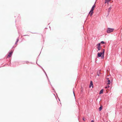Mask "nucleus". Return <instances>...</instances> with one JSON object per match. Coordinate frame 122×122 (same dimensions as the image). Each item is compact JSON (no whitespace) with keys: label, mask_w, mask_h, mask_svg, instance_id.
Here are the masks:
<instances>
[{"label":"nucleus","mask_w":122,"mask_h":122,"mask_svg":"<svg viewBox=\"0 0 122 122\" xmlns=\"http://www.w3.org/2000/svg\"><path fill=\"white\" fill-rule=\"evenodd\" d=\"M97 76H99V74H101V73L100 72V71H98L97 72Z\"/></svg>","instance_id":"obj_7"},{"label":"nucleus","mask_w":122,"mask_h":122,"mask_svg":"<svg viewBox=\"0 0 122 122\" xmlns=\"http://www.w3.org/2000/svg\"><path fill=\"white\" fill-rule=\"evenodd\" d=\"M107 0H105V3H106L107 2Z\"/></svg>","instance_id":"obj_16"},{"label":"nucleus","mask_w":122,"mask_h":122,"mask_svg":"<svg viewBox=\"0 0 122 122\" xmlns=\"http://www.w3.org/2000/svg\"><path fill=\"white\" fill-rule=\"evenodd\" d=\"M101 43L102 44H104L105 43V42L104 41H101Z\"/></svg>","instance_id":"obj_14"},{"label":"nucleus","mask_w":122,"mask_h":122,"mask_svg":"<svg viewBox=\"0 0 122 122\" xmlns=\"http://www.w3.org/2000/svg\"><path fill=\"white\" fill-rule=\"evenodd\" d=\"M110 0H107V3H108L109 1H110Z\"/></svg>","instance_id":"obj_19"},{"label":"nucleus","mask_w":122,"mask_h":122,"mask_svg":"<svg viewBox=\"0 0 122 122\" xmlns=\"http://www.w3.org/2000/svg\"><path fill=\"white\" fill-rule=\"evenodd\" d=\"M101 43H99L97 44V48L98 51H100L102 48V47L100 46Z\"/></svg>","instance_id":"obj_4"},{"label":"nucleus","mask_w":122,"mask_h":122,"mask_svg":"<svg viewBox=\"0 0 122 122\" xmlns=\"http://www.w3.org/2000/svg\"><path fill=\"white\" fill-rule=\"evenodd\" d=\"M105 49H103L102 50V52H98L97 53V56L98 57H101L102 59H103L104 58V53L105 52Z\"/></svg>","instance_id":"obj_1"},{"label":"nucleus","mask_w":122,"mask_h":122,"mask_svg":"<svg viewBox=\"0 0 122 122\" xmlns=\"http://www.w3.org/2000/svg\"><path fill=\"white\" fill-rule=\"evenodd\" d=\"M25 63H27L28 62V61H25Z\"/></svg>","instance_id":"obj_20"},{"label":"nucleus","mask_w":122,"mask_h":122,"mask_svg":"<svg viewBox=\"0 0 122 122\" xmlns=\"http://www.w3.org/2000/svg\"><path fill=\"white\" fill-rule=\"evenodd\" d=\"M91 122H94V121L93 120H92L91 121Z\"/></svg>","instance_id":"obj_21"},{"label":"nucleus","mask_w":122,"mask_h":122,"mask_svg":"<svg viewBox=\"0 0 122 122\" xmlns=\"http://www.w3.org/2000/svg\"><path fill=\"white\" fill-rule=\"evenodd\" d=\"M103 89H102L101 90V91H100L99 93V94H102L103 93Z\"/></svg>","instance_id":"obj_8"},{"label":"nucleus","mask_w":122,"mask_h":122,"mask_svg":"<svg viewBox=\"0 0 122 122\" xmlns=\"http://www.w3.org/2000/svg\"><path fill=\"white\" fill-rule=\"evenodd\" d=\"M114 30V29L113 28H108L107 29V33H110L112 32Z\"/></svg>","instance_id":"obj_3"},{"label":"nucleus","mask_w":122,"mask_h":122,"mask_svg":"<svg viewBox=\"0 0 122 122\" xmlns=\"http://www.w3.org/2000/svg\"><path fill=\"white\" fill-rule=\"evenodd\" d=\"M82 119H83V120L84 121H85V119H84V118H82Z\"/></svg>","instance_id":"obj_18"},{"label":"nucleus","mask_w":122,"mask_h":122,"mask_svg":"<svg viewBox=\"0 0 122 122\" xmlns=\"http://www.w3.org/2000/svg\"><path fill=\"white\" fill-rule=\"evenodd\" d=\"M93 84L92 81H91L90 83V86H89V87H90L91 86H92V87H93Z\"/></svg>","instance_id":"obj_6"},{"label":"nucleus","mask_w":122,"mask_h":122,"mask_svg":"<svg viewBox=\"0 0 122 122\" xmlns=\"http://www.w3.org/2000/svg\"><path fill=\"white\" fill-rule=\"evenodd\" d=\"M107 80H109V78H107Z\"/></svg>","instance_id":"obj_22"},{"label":"nucleus","mask_w":122,"mask_h":122,"mask_svg":"<svg viewBox=\"0 0 122 122\" xmlns=\"http://www.w3.org/2000/svg\"><path fill=\"white\" fill-rule=\"evenodd\" d=\"M108 83H107V84L109 85L111 83V81L109 80H108Z\"/></svg>","instance_id":"obj_10"},{"label":"nucleus","mask_w":122,"mask_h":122,"mask_svg":"<svg viewBox=\"0 0 122 122\" xmlns=\"http://www.w3.org/2000/svg\"><path fill=\"white\" fill-rule=\"evenodd\" d=\"M109 86L108 85H107V86L105 87V88L106 89L109 88Z\"/></svg>","instance_id":"obj_12"},{"label":"nucleus","mask_w":122,"mask_h":122,"mask_svg":"<svg viewBox=\"0 0 122 122\" xmlns=\"http://www.w3.org/2000/svg\"><path fill=\"white\" fill-rule=\"evenodd\" d=\"M95 3L94 5L92 6L91 10L89 12V14H90V15L91 16L92 15V14L93 13V10H94V8L96 6V5H95Z\"/></svg>","instance_id":"obj_2"},{"label":"nucleus","mask_w":122,"mask_h":122,"mask_svg":"<svg viewBox=\"0 0 122 122\" xmlns=\"http://www.w3.org/2000/svg\"><path fill=\"white\" fill-rule=\"evenodd\" d=\"M73 94H74V95H75L74 93V88H73Z\"/></svg>","instance_id":"obj_17"},{"label":"nucleus","mask_w":122,"mask_h":122,"mask_svg":"<svg viewBox=\"0 0 122 122\" xmlns=\"http://www.w3.org/2000/svg\"><path fill=\"white\" fill-rule=\"evenodd\" d=\"M112 8V7L111 6H110L108 9V13H109L110 10H111V9Z\"/></svg>","instance_id":"obj_9"},{"label":"nucleus","mask_w":122,"mask_h":122,"mask_svg":"<svg viewBox=\"0 0 122 122\" xmlns=\"http://www.w3.org/2000/svg\"><path fill=\"white\" fill-rule=\"evenodd\" d=\"M12 51L11 52H10L9 53V54L7 56V58L10 57L12 56Z\"/></svg>","instance_id":"obj_5"},{"label":"nucleus","mask_w":122,"mask_h":122,"mask_svg":"<svg viewBox=\"0 0 122 122\" xmlns=\"http://www.w3.org/2000/svg\"><path fill=\"white\" fill-rule=\"evenodd\" d=\"M43 71H44V72L45 73L46 75V76L47 77V74H46V72H45V71L43 69Z\"/></svg>","instance_id":"obj_15"},{"label":"nucleus","mask_w":122,"mask_h":122,"mask_svg":"<svg viewBox=\"0 0 122 122\" xmlns=\"http://www.w3.org/2000/svg\"><path fill=\"white\" fill-rule=\"evenodd\" d=\"M59 100H60V99H59Z\"/></svg>","instance_id":"obj_23"},{"label":"nucleus","mask_w":122,"mask_h":122,"mask_svg":"<svg viewBox=\"0 0 122 122\" xmlns=\"http://www.w3.org/2000/svg\"><path fill=\"white\" fill-rule=\"evenodd\" d=\"M18 41H19V39H18V38H17V40L15 43V44H17V42H18Z\"/></svg>","instance_id":"obj_13"},{"label":"nucleus","mask_w":122,"mask_h":122,"mask_svg":"<svg viewBox=\"0 0 122 122\" xmlns=\"http://www.w3.org/2000/svg\"><path fill=\"white\" fill-rule=\"evenodd\" d=\"M102 107L100 106L99 108V111H101L102 110Z\"/></svg>","instance_id":"obj_11"}]
</instances>
